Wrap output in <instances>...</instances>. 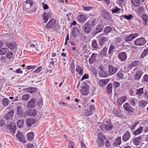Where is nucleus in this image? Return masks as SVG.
Masks as SVG:
<instances>
[{
  "instance_id": "72a5a7b5",
  "label": "nucleus",
  "mask_w": 148,
  "mask_h": 148,
  "mask_svg": "<svg viewBox=\"0 0 148 148\" xmlns=\"http://www.w3.org/2000/svg\"><path fill=\"white\" fill-rule=\"evenodd\" d=\"M80 92L82 95H87L89 92L88 89L84 87L82 88L80 90Z\"/></svg>"
},
{
  "instance_id": "bf43d9fd",
  "label": "nucleus",
  "mask_w": 148,
  "mask_h": 148,
  "mask_svg": "<svg viewBox=\"0 0 148 148\" xmlns=\"http://www.w3.org/2000/svg\"><path fill=\"white\" fill-rule=\"evenodd\" d=\"M120 85V83L117 81H114L113 83V86L115 89H116Z\"/></svg>"
},
{
  "instance_id": "ddd939ff",
  "label": "nucleus",
  "mask_w": 148,
  "mask_h": 148,
  "mask_svg": "<svg viewBox=\"0 0 148 148\" xmlns=\"http://www.w3.org/2000/svg\"><path fill=\"white\" fill-rule=\"evenodd\" d=\"M37 111L35 110H29L26 112V115L34 117L36 115Z\"/></svg>"
},
{
  "instance_id": "7c9ffc66",
  "label": "nucleus",
  "mask_w": 148,
  "mask_h": 148,
  "mask_svg": "<svg viewBox=\"0 0 148 148\" xmlns=\"http://www.w3.org/2000/svg\"><path fill=\"white\" fill-rule=\"evenodd\" d=\"M76 71L80 75H82L83 73V70L82 68L79 65L76 66Z\"/></svg>"
},
{
  "instance_id": "9d476101",
  "label": "nucleus",
  "mask_w": 148,
  "mask_h": 148,
  "mask_svg": "<svg viewBox=\"0 0 148 148\" xmlns=\"http://www.w3.org/2000/svg\"><path fill=\"white\" fill-rule=\"evenodd\" d=\"M16 137L18 140L25 143L26 142V140L23 134L21 132H18L16 135Z\"/></svg>"
},
{
  "instance_id": "f704fd0d",
  "label": "nucleus",
  "mask_w": 148,
  "mask_h": 148,
  "mask_svg": "<svg viewBox=\"0 0 148 148\" xmlns=\"http://www.w3.org/2000/svg\"><path fill=\"white\" fill-rule=\"evenodd\" d=\"M143 130V127H140L134 132L133 134L135 136L139 134L142 132Z\"/></svg>"
},
{
  "instance_id": "473e14b6",
  "label": "nucleus",
  "mask_w": 148,
  "mask_h": 148,
  "mask_svg": "<svg viewBox=\"0 0 148 148\" xmlns=\"http://www.w3.org/2000/svg\"><path fill=\"white\" fill-rule=\"evenodd\" d=\"M112 87L111 83H109L107 86L106 88V91L108 94H110L112 91Z\"/></svg>"
},
{
  "instance_id": "4468645a",
  "label": "nucleus",
  "mask_w": 148,
  "mask_h": 148,
  "mask_svg": "<svg viewBox=\"0 0 148 148\" xmlns=\"http://www.w3.org/2000/svg\"><path fill=\"white\" fill-rule=\"evenodd\" d=\"M108 71L111 75H113L117 71V68L114 67L110 65L108 66Z\"/></svg>"
},
{
  "instance_id": "4d7b16f0",
  "label": "nucleus",
  "mask_w": 148,
  "mask_h": 148,
  "mask_svg": "<svg viewBox=\"0 0 148 148\" xmlns=\"http://www.w3.org/2000/svg\"><path fill=\"white\" fill-rule=\"evenodd\" d=\"M98 45L95 40H93L92 42V46L94 48H97Z\"/></svg>"
},
{
  "instance_id": "ea45409f",
  "label": "nucleus",
  "mask_w": 148,
  "mask_h": 148,
  "mask_svg": "<svg viewBox=\"0 0 148 148\" xmlns=\"http://www.w3.org/2000/svg\"><path fill=\"white\" fill-rule=\"evenodd\" d=\"M28 140L30 141L32 140L34 138V134L33 132L29 133L27 134Z\"/></svg>"
},
{
  "instance_id": "864d4df0",
  "label": "nucleus",
  "mask_w": 148,
  "mask_h": 148,
  "mask_svg": "<svg viewBox=\"0 0 148 148\" xmlns=\"http://www.w3.org/2000/svg\"><path fill=\"white\" fill-rule=\"evenodd\" d=\"M138 13H143L145 12V9L143 6L138 8Z\"/></svg>"
},
{
  "instance_id": "c756f323",
  "label": "nucleus",
  "mask_w": 148,
  "mask_h": 148,
  "mask_svg": "<svg viewBox=\"0 0 148 148\" xmlns=\"http://www.w3.org/2000/svg\"><path fill=\"white\" fill-rule=\"evenodd\" d=\"M109 82V80L108 79L100 80L99 83V85L103 86L107 84Z\"/></svg>"
},
{
  "instance_id": "3c124183",
  "label": "nucleus",
  "mask_w": 148,
  "mask_h": 148,
  "mask_svg": "<svg viewBox=\"0 0 148 148\" xmlns=\"http://www.w3.org/2000/svg\"><path fill=\"white\" fill-rule=\"evenodd\" d=\"M115 49V48L114 46L112 45H110L108 51V54L110 55L111 53H112L113 51Z\"/></svg>"
},
{
  "instance_id": "0eeeda50",
  "label": "nucleus",
  "mask_w": 148,
  "mask_h": 148,
  "mask_svg": "<svg viewBox=\"0 0 148 148\" xmlns=\"http://www.w3.org/2000/svg\"><path fill=\"white\" fill-rule=\"evenodd\" d=\"M123 107L125 110L129 112L132 113L134 111V108L128 102L125 103L123 105Z\"/></svg>"
},
{
  "instance_id": "58836bf2",
  "label": "nucleus",
  "mask_w": 148,
  "mask_h": 148,
  "mask_svg": "<svg viewBox=\"0 0 148 148\" xmlns=\"http://www.w3.org/2000/svg\"><path fill=\"white\" fill-rule=\"evenodd\" d=\"M131 2L133 5L135 7H138L140 5V0H131Z\"/></svg>"
},
{
  "instance_id": "aec40b11",
  "label": "nucleus",
  "mask_w": 148,
  "mask_h": 148,
  "mask_svg": "<svg viewBox=\"0 0 148 148\" xmlns=\"http://www.w3.org/2000/svg\"><path fill=\"white\" fill-rule=\"evenodd\" d=\"M118 57L121 61H125L127 58V55L125 52H121L119 54Z\"/></svg>"
},
{
  "instance_id": "39448f33",
  "label": "nucleus",
  "mask_w": 148,
  "mask_h": 148,
  "mask_svg": "<svg viewBox=\"0 0 148 148\" xmlns=\"http://www.w3.org/2000/svg\"><path fill=\"white\" fill-rule=\"evenodd\" d=\"M146 42L144 38L142 37L137 39L134 42V45L138 46H143Z\"/></svg>"
},
{
  "instance_id": "e2e57ef3",
  "label": "nucleus",
  "mask_w": 148,
  "mask_h": 148,
  "mask_svg": "<svg viewBox=\"0 0 148 148\" xmlns=\"http://www.w3.org/2000/svg\"><path fill=\"white\" fill-rule=\"evenodd\" d=\"M133 16L131 14H130L128 15H124L123 18L127 20H130L132 18Z\"/></svg>"
},
{
  "instance_id": "f257e3e1",
  "label": "nucleus",
  "mask_w": 148,
  "mask_h": 148,
  "mask_svg": "<svg viewBox=\"0 0 148 148\" xmlns=\"http://www.w3.org/2000/svg\"><path fill=\"white\" fill-rule=\"evenodd\" d=\"M100 45L102 47L104 46L105 42L108 40L107 37L104 36L103 34H101L98 35L96 37Z\"/></svg>"
},
{
  "instance_id": "4c0bfd02",
  "label": "nucleus",
  "mask_w": 148,
  "mask_h": 148,
  "mask_svg": "<svg viewBox=\"0 0 148 148\" xmlns=\"http://www.w3.org/2000/svg\"><path fill=\"white\" fill-rule=\"evenodd\" d=\"M8 49L5 47H4L0 49V54L1 55H4L8 51Z\"/></svg>"
},
{
  "instance_id": "a19ab883",
  "label": "nucleus",
  "mask_w": 148,
  "mask_h": 148,
  "mask_svg": "<svg viewBox=\"0 0 148 148\" xmlns=\"http://www.w3.org/2000/svg\"><path fill=\"white\" fill-rule=\"evenodd\" d=\"M143 88H141L136 90V94L138 96H140L143 93Z\"/></svg>"
},
{
  "instance_id": "774afa93",
  "label": "nucleus",
  "mask_w": 148,
  "mask_h": 148,
  "mask_svg": "<svg viewBox=\"0 0 148 148\" xmlns=\"http://www.w3.org/2000/svg\"><path fill=\"white\" fill-rule=\"evenodd\" d=\"M143 79L144 81L148 83V75L145 74L143 76Z\"/></svg>"
},
{
  "instance_id": "c9c22d12",
  "label": "nucleus",
  "mask_w": 148,
  "mask_h": 148,
  "mask_svg": "<svg viewBox=\"0 0 148 148\" xmlns=\"http://www.w3.org/2000/svg\"><path fill=\"white\" fill-rule=\"evenodd\" d=\"M43 21L44 23H46L48 21L49 18L47 16L46 14V12H45L43 14L42 16Z\"/></svg>"
},
{
  "instance_id": "c85d7f7f",
  "label": "nucleus",
  "mask_w": 148,
  "mask_h": 148,
  "mask_svg": "<svg viewBox=\"0 0 148 148\" xmlns=\"http://www.w3.org/2000/svg\"><path fill=\"white\" fill-rule=\"evenodd\" d=\"M121 9L117 6H114L111 10V11L113 14L117 13L119 14L121 12Z\"/></svg>"
},
{
  "instance_id": "680f3d73",
  "label": "nucleus",
  "mask_w": 148,
  "mask_h": 148,
  "mask_svg": "<svg viewBox=\"0 0 148 148\" xmlns=\"http://www.w3.org/2000/svg\"><path fill=\"white\" fill-rule=\"evenodd\" d=\"M42 67L41 66H40L38 67L37 69L34 71L33 73H39L42 69Z\"/></svg>"
},
{
  "instance_id": "8fccbe9b",
  "label": "nucleus",
  "mask_w": 148,
  "mask_h": 148,
  "mask_svg": "<svg viewBox=\"0 0 148 148\" xmlns=\"http://www.w3.org/2000/svg\"><path fill=\"white\" fill-rule=\"evenodd\" d=\"M30 95L28 94L24 95L22 97V99L24 101H27L29 99Z\"/></svg>"
},
{
  "instance_id": "603ef678",
  "label": "nucleus",
  "mask_w": 148,
  "mask_h": 148,
  "mask_svg": "<svg viewBox=\"0 0 148 148\" xmlns=\"http://www.w3.org/2000/svg\"><path fill=\"white\" fill-rule=\"evenodd\" d=\"M112 30V28L110 26H107L104 29V33H108L111 31Z\"/></svg>"
},
{
  "instance_id": "49530a36",
  "label": "nucleus",
  "mask_w": 148,
  "mask_h": 148,
  "mask_svg": "<svg viewBox=\"0 0 148 148\" xmlns=\"http://www.w3.org/2000/svg\"><path fill=\"white\" fill-rule=\"evenodd\" d=\"M113 127V126L110 124H106L105 130L108 131L112 130Z\"/></svg>"
},
{
  "instance_id": "6ab92c4d",
  "label": "nucleus",
  "mask_w": 148,
  "mask_h": 148,
  "mask_svg": "<svg viewBox=\"0 0 148 148\" xmlns=\"http://www.w3.org/2000/svg\"><path fill=\"white\" fill-rule=\"evenodd\" d=\"M97 55V54L95 53L92 54L91 57L88 59V62L90 64H93L95 62Z\"/></svg>"
},
{
  "instance_id": "f03ea898",
  "label": "nucleus",
  "mask_w": 148,
  "mask_h": 148,
  "mask_svg": "<svg viewBox=\"0 0 148 148\" xmlns=\"http://www.w3.org/2000/svg\"><path fill=\"white\" fill-rule=\"evenodd\" d=\"M98 137L97 140V145L99 147H101L104 145V140L106 139V137L103 134L101 133L98 134Z\"/></svg>"
},
{
  "instance_id": "2eb2a0df",
  "label": "nucleus",
  "mask_w": 148,
  "mask_h": 148,
  "mask_svg": "<svg viewBox=\"0 0 148 148\" xmlns=\"http://www.w3.org/2000/svg\"><path fill=\"white\" fill-rule=\"evenodd\" d=\"M36 123L35 120L32 118L28 119L26 121V123L27 126L29 127H32Z\"/></svg>"
},
{
  "instance_id": "2f4dec72",
  "label": "nucleus",
  "mask_w": 148,
  "mask_h": 148,
  "mask_svg": "<svg viewBox=\"0 0 148 148\" xmlns=\"http://www.w3.org/2000/svg\"><path fill=\"white\" fill-rule=\"evenodd\" d=\"M108 50L107 48L104 47L103 49L100 52V56L101 57H105Z\"/></svg>"
},
{
  "instance_id": "5701e85b",
  "label": "nucleus",
  "mask_w": 148,
  "mask_h": 148,
  "mask_svg": "<svg viewBox=\"0 0 148 148\" xmlns=\"http://www.w3.org/2000/svg\"><path fill=\"white\" fill-rule=\"evenodd\" d=\"M14 113V112L13 111H10L5 114V119L6 120L11 119L13 116Z\"/></svg>"
},
{
  "instance_id": "393cba45",
  "label": "nucleus",
  "mask_w": 148,
  "mask_h": 148,
  "mask_svg": "<svg viewBox=\"0 0 148 148\" xmlns=\"http://www.w3.org/2000/svg\"><path fill=\"white\" fill-rule=\"evenodd\" d=\"M141 136L135 138L133 140V143L136 146L139 145L141 142Z\"/></svg>"
},
{
  "instance_id": "20e7f679",
  "label": "nucleus",
  "mask_w": 148,
  "mask_h": 148,
  "mask_svg": "<svg viewBox=\"0 0 148 148\" xmlns=\"http://www.w3.org/2000/svg\"><path fill=\"white\" fill-rule=\"evenodd\" d=\"M101 15L103 19L106 21H109L111 19L109 13L106 10H103L101 11Z\"/></svg>"
},
{
  "instance_id": "79ce46f5",
  "label": "nucleus",
  "mask_w": 148,
  "mask_h": 148,
  "mask_svg": "<svg viewBox=\"0 0 148 148\" xmlns=\"http://www.w3.org/2000/svg\"><path fill=\"white\" fill-rule=\"evenodd\" d=\"M147 54H148V49H145L142 51L140 55V58H143Z\"/></svg>"
},
{
  "instance_id": "cd10ccee",
  "label": "nucleus",
  "mask_w": 148,
  "mask_h": 148,
  "mask_svg": "<svg viewBox=\"0 0 148 148\" xmlns=\"http://www.w3.org/2000/svg\"><path fill=\"white\" fill-rule=\"evenodd\" d=\"M6 46L10 49L13 50L16 48L17 44L16 42H14L7 44Z\"/></svg>"
},
{
  "instance_id": "37998d69",
  "label": "nucleus",
  "mask_w": 148,
  "mask_h": 148,
  "mask_svg": "<svg viewBox=\"0 0 148 148\" xmlns=\"http://www.w3.org/2000/svg\"><path fill=\"white\" fill-rule=\"evenodd\" d=\"M84 115L86 116H89L92 114V112L91 110H86L84 111Z\"/></svg>"
},
{
  "instance_id": "0e129e2a",
  "label": "nucleus",
  "mask_w": 148,
  "mask_h": 148,
  "mask_svg": "<svg viewBox=\"0 0 148 148\" xmlns=\"http://www.w3.org/2000/svg\"><path fill=\"white\" fill-rule=\"evenodd\" d=\"M123 77V74L121 73H118L117 74V78L118 80L122 79Z\"/></svg>"
},
{
  "instance_id": "a211bd4d",
  "label": "nucleus",
  "mask_w": 148,
  "mask_h": 148,
  "mask_svg": "<svg viewBox=\"0 0 148 148\" xmlns=\"http://www.w3.org/2000/svg\"><path fill=\"white\" fill-rule=\"evenodd\" d=\"M36 101L35 99L32 98L28 102L27 107L28 108H31L35 106Z\"/></svg>"
},
{
  "instance_id": "6e6552de",
  "label": "nucleus",
  "mask_w": 148,
  "mask_h": 148,
  "mask_svg": "<svg viewBox=\"0 0 148 148\" xmlns=\"http://www.w3.org/2000/svg\"><path fill=\"white\" fill-rule=\"evenodd\" d=\"M7 128L11 133L13 134L15 133L16 127L14 123L11 122L10 124L8 125Z\"/></svg>"
},
{
  "instance_id": "5fc2aeb1",
  "label": "nucleus",
  "mask_w": 148,
  "mask_h": 148,
  "mask_svg": "<svg viewBox=\"0 0 148 148\" xmlns=\"http://www.w3.org/2000/svg\"><path fill=\"white\" fill-rule=\"evenodd\" d=\"M6 56L8 58L10 59L12 58L13 56L12 53L10 51H8L7 52Z\"/></svg>"
},
{
  "instance_id": "423d86ee",
  "label": "nucleus",
  "mask_w": 148,
  "mask_h": 148,
  "mask_svg": "<svg viewBox=\"0 0 148 148\" xmlns=\"http://www.w3.org/2000/svg\"><path fill=\"white\" fill-rule=\"evenodd\" d=\"M80 27H74L72 30V34L73 36L76 38L79 35L80 33Z\"/></svg>"
},
{
  "instance_id": "9b49d317",
  "label": "nucleus",
  "mask_w": 148,
  "mask_h": 148,
  "mask_svg": "<svg viewBox=\"0 0 148 148\" xmlns=\"http://www.w3.org/2000/svg\"><path fill=\"white\" fill-rule=\"evenodd\" d=\"M138 36V33L132 34L131 35L126 37L125 38V40L126 41H130L134 39Z\"/></svg>"
},
{
  "instance_id": "de8ad7c7",
  "label": "nucleus",
  "mask_w": 148,
  "mask_h": 148,
  "mask_svg": "<svg viewBox=\"0 0 148 148\" xmlns=\"http://www.w3.org/2000/svg\"><path fill=\"white\" fill-rule=\"evenodd\" d=\"M82 8L84 10L86 11H90L93 9L92 7H87L84 5L82 6Z\"/></svg>"
},
{
  "instance_id": "a18cd8bd",
  "label": "nucleus",
  "mask_w": 148,
  "mask_h": 148,
  "mask_svg": "<svg viewBox=\"0 0 148 148\" xmlns=\"http://www.w3.org/2000/svg\"><path fill=\"white\" fill-rule=\"evenodd\" d=\"M24 123V121L23 120H20L18 121L17 122V125L18 127L20 128H21L23 125Z\"/></svg>"
},
{
  "instance_id": "f8f14e48",
  "label": "nucleus",
  "mask_w": 148,
  "mask_h": 148,
  "mask_svg": "<svg viewBox=\"0 0 148 148\" xmlns=\"http://www.w3.org/2000/svg\"><path fill=\"white\" fill-rule=\"evenodd\" d=\"M83 29L85 32L87 33H89L90 32L91 29V25L89 23L87 22L85 23L83 27Z\"/></svg>"
},
{
  "instance_id": "e433bc0d",
  "label": "nucleus",
  "mask_w": 148,
  "mask_h": 148,
  "mask_svg": "<svg viewBox=\"0 0 148 148\" xmlns=\"http://www.w3.org/2000/svg\"><path fill=\"white\" fill-rule=\"evenodd\" d=\"M129 101L132 106H135L137 102V100L136 98H132L129 99Z\"/></svg>"
},
{
  "instance_id": "338daca9",
  "label": "nucleus",
  "mask_w": 148,
  "mask_h": 148,
  "mask_svg": "<svg viewBox=\"0 0 148 148\" xmlns=\"http://www.w3.org/2000/svg\"><path fill=\"white\" fill-rule=\"evenodd\" d=\"M36 67V65H30L27 66L26 68L29 70L31 69H34Z\"/></svg>"
},
{
  "instance_id": "c03bdc74",
  "label": "nucleus",
  "mask_w": 148,
  "mask_h": 148,
  "mask_svg": "<svg viewBox=\"0 0 148 148\" xmlns=\"http://www.w3.org/2000/svg\"><path fill=\"white\" fill-rule=\"evenodd\" d=\"M69 144V148H75L74 144V142L71 140H68Z\"/></svg>"
},
{
  "instance_id": "b1692460",
  "label": "nucleus",
  "mask_w": 148,
  "mask_h": 148,
  "mask_svg": "<svg viewBox=\"0 0 148 148\" xmlns=\"http://www.w3.org/2000/svg\"><path fill=\"white\" fill-rule=\"evenodd\" d=\"M142 75V72L140 71H137L134 76V79L135 81H138L140 79Z\"/></svg>"
},
{
  "instance_id": "a878e982",
  "label": "nucleus",
  "mask_w": 148,
  "mask_h": 148,
  "mask_svg": "<svg viewBox=\"0 0 148 148\" xmlns=\"http://www.w3.org/2000/svg\"><path fill=\"white\" fill-rule=\"evenodd\" d=\"M121 143V138L119 136L117 137L115 139L113 145L114 146L117 147L119 146Z\"/></svg>"
},
{
  "instance_id": "412c9836",
  "label": "nucleus",
  "mask_w": 148,
  "mask_h": 148,
  "mask_svg": "<svg viewBox=\"0 0 148 148\" xmlns=\"http://www.w3.org/2000/svg\"><path fill=\"white\" fill-rule=\"evenodd\" d=\"M77 20L79 22L82 23L84 22L87 20L85 15L80 14L77 16Z\"/></svg>"
},
{
  "instance_id": "7ed1b4c3",
  "label": "nucleus",
  "mask_w": 148,
  "mask_h": 148,
  "mask_svg": "<svg viewBox=\"0 0 148 148\" xmlns=\"http://www.w3.org/2000/svg\"><path fill=\"white\" fill-rule=\"evenodd\" d=\"M56 21L53 19H51L46 26L48 29H54L56 27Z\"/></svg>"
},
{
  "instance_id": "6e6d98bb",
  "label": "nucleus",
  "mask_w": 148,
  "mask_h": 148,
  "mask_svg": "<svg viewBox=\"0 0 148 148\" xmlns=\"http://www.w3.org/2000/svg\"><path fill=\"white\" fill-rule=\"evenodd\" d=\"M138 63V61H134L132 62V63L129 65L130 67L132 68L137 65Z\"/></svg>"
},
{
  "instance_id": "052dcab7",
  "label": "nucleus",
  "mask_w": 148,
  "mask_h": 148,
  "mask_svg": "<svg viewBox=\"0 0 148 148\" xmlns=\"http://www.w3.org/2000/svg\"><path fill=\"white\" fill-rule=\"evenodd\" d=\"M27 91L28 92L32 93L33 92H35L36 91V90L34 88H28L27 89Z\"/></svg>"
},
{
  "instance_id": "1a4fd4ad",
  "label": "nucleus",
  "mask_w": 148,
  "mask_h": 148,
  "mask_svg": "<svg viewBox=\"0 0 148 148\" xmlns=\"http://www.w3.org/2000/svg\"><path fill=\"white\" fill-rule=\"evenodd\" d=\"M23 109L22 107L19 106L17 108L16 112L17 115L21 117H25L26 116L25 113L23 112Z\"/></svg>"
},
{
  "instance_id": "09e8293b",
  "label": "nucleus",
  "mask_w": 148,
  "mask_h": 148,
  "mask_svg": "<svg viewBox=\"0 0 148 148\" xmlns=\"http://www.w3.org/2000/svg\"><path fill=\"white\" fill-rule=\"evenodd\" d=\"M9 100L7 98H4L2 101V104L4 106H7L9 103Z\"/></svg>"
},
{
  "instance_id": "69168bd1",
  "label": "nucleus",
  "mask_w": 148,
  "mask_h": 148,
  "mask_svg": "<svg viewBox=\"0 0 148 148\" xmlns=\"http://www.w3.org/2000/svg\"><path fill=\"white\" fill-rule=\"evenodd\" d=\"M37 105L39 107H41L42 106V99H40L37 103Z\"/></svg>"
},
{
  "instance_id": "4be33fe9",
  "label": "nucleus",
  "mask_w": 148,
  "mask_h": 148,
  "mask_svg": "<svg viewBox=\"0 0 148 148\" xmlns=\"http://www.w3.org/2000/svg\"><path fill=\"white\" fill-rule=\"evenodd\" d=\"M142 18L143 20V22L144 25H148V15L146 14H143L142 15Z\"/></svg>"
},
{
  "instance_id": "f3484780",
  "label": "nucleus",
  "mask_w": 148,
  "mask_h": 148,
  "mask_svg": "<svg viewBox=\"0 0 148 148\" xmlns=\"http://www.w3.org/2000/svg\"><path fill=\"white\" fill-rule=\"evenodd\" d=\"M127 97L126 96H123L118 98L117 103L119 105H121L123 103L125 102L127 99Z\"/></svg>"
},
{
  "instance_id": "bb28decb",
  "label": "nucleus",
  "mask_w": 148,
  "mask_h": 148,
  "mask_svg": "<svg viewBox=\"0 0 148 148\" xmlns=\"http://www.w3.org/2000/svg\"><path fill=\"white\" fill-rule=\"evenodd\" d=\"M103 28V25H99L96 27L95 30V34L101 32Z\"/></svg>"
},
{
  "instance_id": "13d9d810",
  "label": "nucleus",
  "mask_w": 148,
  "mask_h": 148,
  "mask_svg": "<svg viewBox=\"0 0 148 148\" xmlns=\"http://www.w3.org/2000/svg\"><path fill=\"white\" fill-rule=\"evenodd\" d=\"M147 102L143 100L139 102V104L140 106L143 107H144L147 104Z\"/></svg>"
},
{
  "instance_id": "dca6fc26",
  "label": "nucleus",
  "mask_w": 148,
  "mask_h": 148,
  "mask_svg": "<svg viewBox=\"0 0 148 148\" xmlns=\"http://www.w3.org/2000/svg\"><path fill=\"white\" fill-rule=\"evenodd\" d=\"M131 134L129 132H125L122 136L123 141L126 142L131 137Z\"/></svg>"
}]
</instances>
